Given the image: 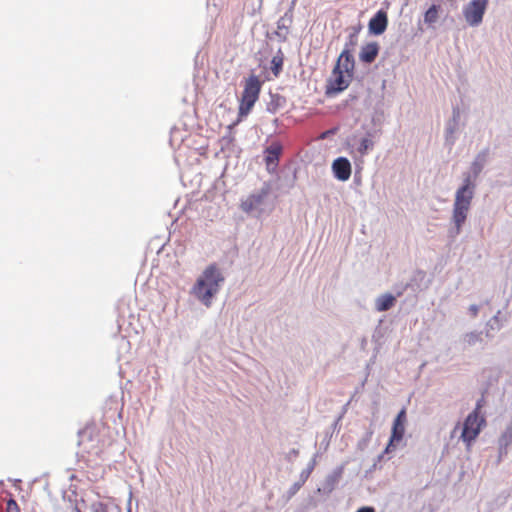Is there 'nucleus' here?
I'll return each instance as SVG.
<instances>
[{
    "mask_svg": "<svg viewBox=\"0 0 512 512\" xmlns=\"http://www.w3.org/2000/svg\"><path fill=\"white\" fill-rule=\"evenodd\" d=\"M281 152L282 146L278 142H273L265 149V161L269 171L274 170L277 167Z\"/></svg>",
    "mask_w": 512,
    "mask_h": 512,
    "instance_id": "nucleus-15",
    "label": "nucleus"
},
{
    "mask_svg": "<svg viewBox=\"0 0 512 512\" xmlns=\"http://www.w3.org/2000/svg\"><path fill=\"white\" fill-rule=\"evenodd\" d=\"M261 83L257 76L251 75L245 80L239 105V117L247 116L259 98Z\"/></svg>",
    "mask_w": 512,
    "mask_h": 512,
    "instance_id": "nucleus-3",
    "label": "nucleus"
},
{
    "mask_svg": "<svg viewBox=\"0 0 512 512\" xmlns=\"http://www.w3.org/2000/svg\"><path fill=\"white\" fill-rule=\"evenodd\" d=\"M224 281L225 278L221 269L217 265L211 264L198 276L190 293L201 304L209 308L223 286Z\"/></svg>",
    "mask_w": 512,
    "mask_h": 512,
    "instance_id": "nucleus-1",
    "label": "nucleus"
},
{
    "mask_svg": "<svg viewBox=\"0 0 512 512\" xmlns=\"http://www.w3.org/2000/svg\"><path fill=\"white\" fill-rule=\"evenodd\" d=\"M405 423H406V410L402 409L399 411L397 416L395 417L392 425L391 437L389 440V444L386 447V452H389L391 447L394 446L395 443L400 442L403 439L405 433Z\"/></svg>",
    "mask_w": 512,
    "mask_h": 512,
    "instance_id": "nucleus-10",
    "label": "nucleus"
},
{
    "mask_svg": "<svg viewBox=\"0 0 512 512\" xmlns=\"http://www.w3.org/2000/svg\"><path fill=\"white\" fill-rule=\"evenodd\" d=\"M283 66V56L276 55L271 60V70L275 76H278L282 70Z\"/></svg>",
    "mask_w": 512,
    "mask_h": 512,
    "instance_id": "nucleus-23",
    "label": "nucleus"
},
{
    "mask_svg": "<svg viewBox=\"0 0 512 512\" xmlns=\"http://www.w3.org/2000/svg\"><path fill=\"white\" fill-rule=\"evenodd\" d=\"M461 343L463 345V349L467 350L473 347L483 348L484 347V338L482 332L471 331L465 333L461 338Z\"/></svg>",
    "mask_w": 512,
    "mask_h": 512,
    "instance_id": "nucleus-17",
    "label": "nucleus"
},
{
    "mask_svg": "<svg viewBox=\"0 0 512 512\" xmlns=\"http://www.w3.org/2000/svg\"><path fill=\"white\" fill-rule=\"evenodd\" d=\"M488 159V150H482L480 151L476 157L474 158L473 162L471 163L470 169L467 172H464L462 175L463 178L469 177L472 183H476V180L482 170L484 169Z\"/></svg>",
    "mask_w": 512,
    "mask_h": 512,
    "instance_id": "nucleus-11",
    "label": "nucleus"
},
{
    "mask_svg": "<svg viewBox=\"0 0 512 512\" xmlns=\"http://www.w3.org/2000/svg\"><path fill=\"white\" fill-rule=\"evenodd\" d=\"M357 34L358 31L354 30V32L349 35V40L346 42V44H348V47H350V52L357 43Z\"/></svg>",
    "mask_w": 512,
    "mask_h": 512,
    "instance_id": "nucleus-26",
    "label": "nucleus"
},
{
    "mask_svg": "<svg viewBox=\"0 0 512 512\" xmlns=\"http://www.w3.org/2000/svg\"><path fill=\"white\" fill-rule=\"evenodd\" d=\"M512 443V423L502 432L498 444L500 456L507 453V448Z\"/></svg>",
    "mask_w": 512,
    "mask_h": 512,
    "instance_id": "nucleus-20",
    "label": "nucleus"
},
{
    "mask_svg": "<svg viewBox=\"0 0 512 512\" xmlns=\"http://www.w3.org/2000/svg\"><path fill=\"white\" fill-rule=\"evenodd\" d=\"M355 61L350 53V47H348V44H345V47L341 54L338 57L337 63L334 67L336 70H340L342 72H346L349 74H353Z\"/></svg>",
    "mask_w": 512,
    "mask_h": 512,
    "instance_id": "nucleus-14",
    "label": "nucleus"
},
{
    "mask_svg": "<svg viewBox=\"0 0 512 512\" xmlns=\"http://www.w3.org/2000/svg\"><path fill=\"white\" fill-rule=\"evenodd\" d=\"M438 19V9L435 5H432L424 15V21L428 24H433Z\"/></svg>",
    "mask_w": 512,
    "mask_h": 512,
    "instance_id": "nucleus-22",
    "label": "nucleus"
},
{
    "mask_svg": "<svg viewBox=\"0 0 512 512\" xmlns=\"http://www.w3.org/2000/svg\"><path fill=\"white\" fill-rule=\"evenodd\" d=\"M406 286L402 287L400 290L397 291V296L402 295L403 291L405 290Z\"/></svg>",
    "mask_w": 512,
    "mask_h": 512,
    "instance_id": "nucleus-32",
    "label": "nucleus"
},
{
    "mask_svg": "<svg viewBox=\"0 0 512 512\" xmlns=\"http://www.w3.org/2000/svg\"><path fill=\"white\" fill-rule=\"evenodd\" d=\"M484 419L479 417L476 411L470 413L464 421L461 439L469 447L479 435Z\"/></svg>",
    "mask_w": 512,
    "mask_h": 512,
    "instance_id": "nucleus-6",
    "label": "nucleus"
},
{
    "mask_svg": "<svg viewBox=\"0 0 512 512\" xmlns=\"http://www.w3.org/2000/svg\"><path fill=\"white\" fill-rule=\"evenodd\" d=\"M332 170L336 179L347 181L351 176V163L345 157H338L332 163Z\"/></svg>",
    "mask_w": 512,
    "mask_h": 512,
    "instance_id": "nucleus-13",
    "label": "nucleus"
},
{
    "mask_svg": "<svg viewBox=\"0 0 512 512\" xmlns=\"http://www.w3.org/2000/svg\"><path fill=\"white\" fill-rule=\"evenodd\" d=\"M379 53V45L376 42H371L364 45L359 53V59L363 63H372Z\"/></svg>",
    "mask_w": 512,
    "mask_h": 512,
    "instance_id": "nucleus-18",
    "label": "nucleus"
},
{
    "mask_svg": "<svg viewBox=\"0 0 512 512\" xmlns=\"http://www.w3.org/2000/svg\"><path fill=\"white\" fill-rule=\"evenodd\" d=\"M387 25V13L381 9L370 19L368 23L369 33L373 35H381L385 32Z\"/></svg>",
    "mask_w": 512,
    "mask_h": 512,
    "instance_id": "nucleus-12",
    "label": "nucleus"
},
{
    "mask_svg": "<svg viewBox=\"0 0 512 512\" xmlns=\"http://www.w3.org/2000/svg\"><path fill=\"white\" fill-rule=\"evenodd\" d=\"M488 3L489 0H471L463 7V16L469 26L477 27L482 23Z\"/></svg>",
    "mask_w": 512,
    "mask_h": 512,
    "instance_id": "nucleus-5",
    "label": "nucleus"
},
{
    "mask_svg": "<svg viewBox=\"0 0 512 512\" xmlns=\"http://www.w3.org/2000/svg\"><path fill=\"white\" fill-rule=\"evenodd\" d=\"M335 133V129H331V130H328L326 132H324L322 135H321V138L324 139L326 138L329 134H334Z\"/></svg>",
    "mask_w": 512,
    "mask_h": 512,
    "instance_id": "nucleus-30",
    "label": "nucleus"
},
{
    "mask_svg": "<svg viewBox=\"0 0 512 512\" xmlns=\"http://www.w3.org/2000/svg\"><path fill=\"white\" fill-rule=\"evenodd\" d=\"M19 507L15 500L10 499L6 503V512H19Z\"/></svg>",
    "mask_w": 512,
    "mask_h": 512,
    "instance_id": "nucleus-25",
    "label": "nucleus"
},
{
    "mask_svg": "<svg viewBox=\"0 0 512 512\" xmlns=\"http://www.w3.org/2000/svg\"><path fill=\"white\" fill-rule=\"evenodd\" d=\"M459 123L460 109L458 107H454L452 110V116L445 126V146H447L449 150H451L456 143Z\"/></svg>",
    "mask_w": 512,
    "mask_h": 512,
    "instance_id": "nucleus-9",
    "label": "nucleus"
},
{
    "mask_svg": "<svg viewBox=\"0 0 512 512\" xmlns=\"http://www.w3.org/2000/svg\"><path fill=\"white\" fill-rule=\"evenodd\" d=\"M356 512H375V511H374V508L365 506V507L358 509Z\"/></svg>",
    "mask_w": 512,
    "mask_h": 512,
    "instance_id": "nucleus-29",
    "label": "nucleus"
},
{
    "mask_svg": "<svg viewBox=\"0 0 512 512\" xmlns=\"http://www.w3.org/2000/svg\"><path fill=\"white\" fill-rule=\"evenodd\" d=\"M267 197V188L254 192L242 201L241 209L248 214L258 217L265 212Z\"/></svg>",
    "mask_w": 512,
    "mask_h": 512,
    "instance_id": "nucleus-4",
    "label": "nucleus"
},
{
    "mask_svg": "<svg viewBox=\"0 0 512 512\" xmlns=\"http://www.w3.org/2000/svg\"><path fill=\"white\" fill-rule=\"evenodd\" d=\"M341 475L342 468H338L334 470L332 473L328 474L318 487V492L323 493L325 495L330 494L338 484Z\"/></svg>",
    "mask_w": 512,
    "mask_h": 512,
    "instance_id": "nucleus-16",
    "label": "nucleus"
},
{
    "mask_svg": "<svg viewBox=\"0 0 512 512\" xmlns=\"http://www.w3.org/2000/svg\"><path fill=\"white\" fill-rule=\"evenodd\" d=\"M352 74L333 69L328 80L327 94H336L344 91L351 81Z\"/></svg>",
    "mask_w": 512,
    "mask_h": 512,
    "instance_id": "nucleus-8",
    "label": "nucleus"
},
{
    "mask_svg": "<svg viewBox=\"0 0 512 512\" xmlns=\"http://www.w3.org/2000/svg\"><path fill=\"white\" fill-rule=\"evenodd\" d=\"M476 190V183H472L469 177L462 179V184L455 192L451 222L453 227L449 230L452 238L458 236L468 217L472 199Z\"/></svg>",
    "mask_w": 512,
    "mask_h": 512,
    "instance_id": "nucleus-2",
    "label": "nucleus"
},
{
    "mask_svg": "<svg viewBox=\"0 0 512 512\" xmlns=\"http://www.w3.org/2000/svg\"><path fill=\"white\" fill-rule=\"evenodd\" d=\"M377 134L376 129L367 130L364 135L355 133L351 138V145L360 156H365L373 150Z\"/></svg>",
    "mask_w": 512,
    "mask_h": 512,
    "instance_id": "nucleus-7",
    "label": "nucleus"
},
{
    "mask_svg": "<svg viewBox=\"0 0 512 512\" xmlns=\"http://www.w3.org/2000/svg\"><path fill=\"white\" fill-rule=\"evenodd\" d=\"M305 482H302V480L300 479L298 482L294 483L290 489H289V495L292 496L294 494H296L298 492V490L302 487V485L304 484Z\"/></svg>",
    "mask_w": 512,
    "mask_h": 512,
    "instance_id": "nucleus-27",
    "label": "nucleus"
},
{
    "mask_svg": "<svg viewBox=\"0 0 512 512\" xmlns=\"http://www.w3.org/2000/svg\"><path fill=\"white\" fill-rule=\"evenodd\" d=\"M500 314L501 312L498 311L496 313V315H494L486 324V327H487V331H486V336L487 337H492V334H491V331H498L501 329L502 327V324H501V321H500Z\"/></svg>",
    "mask_w": 512,
    "mask_h": 512,
    "instance_id": "nucleus-21",
    "label": "nucleus"
},
{
    "mask_svg": "<svg viewBox=\"0 0 512 512\" xmlns=\"http://www.w3.org/2000/svg\"><path fill=\"white\" fill-rule=\"evenodd\" d=\"M267 110H268L269 112L274 113V112L276 111V106L271 102V103L268 105Z\"/></svg>",
    "mask_w": 512,
    "mask_h": 512,
    "instance_id": "nucleus-31",
    "label": "nucleus"
},
{
    "mask_svg": "<svg viewBox=\"0 0 512 512\" xmlns=\"http://www.w3.org/2000/svg\"><path fill=\"white\" fill-rule=\"evenodd\" d=\"M316 456L315 455L311 460L310 462L308 463L307 465V468L304 469L301 474H300V478L302 480V482H306V480L309 478L310 474L312 473V471L314 470L315 468V465H316Z\"/></svg>",
    "mask_w": 512,
    "mask_h": 512,
    "instance_id": "nucleus-24",
    "label": "nucleus"
},
{
    "mask_svg": "<svg viewBox=\"0 0 512 512\" xmlns=\"http://www.w3.org/2000/svg\"><path fill=\"white\" fill-rule=\"evenodd\" d=\"M478 312H479V306L478 305H476V304L470 305L469 313L471 314L472 317H476Z\"/></svg>",
    "mask_w": 512,
    "mask_h": 512,
    "instance_id": "nucleus-28",
    "label": "nucleus"
},
{
    "mask_svg": "<svg viewBox=\"0 0 512 512\" xmlns=\"http://www.w3.org/2000/svg\"><path fill=\"white\" fill-rule=\"evenodd\" d=\"M396 302V296L391 293L379 295L375 299V309L378 312H385L391 309Z\"/></svg>",
    "mask_w": 512,
    "mask_h": 512,
    "instance_id": "nucleus-19",
    "label": "nucleus"
}]
</instances>
